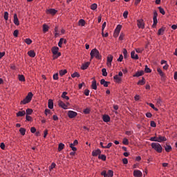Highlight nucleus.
Segmentation results:
<instances>
[{
  "instance_id": "nucleus-15",
  "label": "nucleus",
  "mask_w": 177,
  "mask_h": 177,
  "mask_svg": "<svg viewBox=\"0 0 177 177\" xmlns=\"http://www.w3.org/2000/svg\"><path fill=\"white\" fill-rule=\"evenodd\" d=\"M59 106L64 109V110L67 109V105L63 101H59Z\"/></svg>"
},
{
  "instance_id": "nucleus-49",
  "label": "nucleus",
  "mask_w": 177,
  "mask_h": 177,
  "mask_svg": "<svg viewBox=\"0 0 177 177\" xmlns=\"http://www.w3.org/2000/svg\"><path fill=\"white\" fill-rule=\"evenodd\" d=\"M122 143H123V145H125L126 146H127V145H129V141H128V139L124 138Z\"/></svg>"
},
{
  "instance_id": "nucleus-45",
  "label": "nucleus",
  "mask_w": 177,
  "mask_h": 177,
  "mask_svg": "<svg viewBox=\"0 0 177 177\" xmlns=\"http://www.w3.org/2000/svg\"><path fill=\"white\" fill-rule=\"evenodd\" d=\"M98 158L100 160H102V161H106V158L105 155H99Z\"/></svg>"
},
{
  "instance_id": "nucleus-8",
  "label": "nucleus",
  "mask_w": 177,
  "mask_h": 177,
  "mask_svg": "<svg viewBox=\"0 0 177 177\" xmlns=\"http://www.w3.org/2000/svg\"><path fill=\"white\" fill-rule=\"evenodd\" d=\"M34 96V94H32V92H29L27 95V96L25 97V99H26V100L31 102V100H32V97Z\"/></svg>"
},
{
  "instance_id": "nucleus-59",
  "label": "nucleus",
  "mask_w": 177,
  "mask_h": 177,
  "mask_svg": "<svg viewBox=\"0 0 177 177\" xmlns=\"http://www.w3.org/2000/svg\"><path fill=\"white\" fill-rule=\"evenodd\" d=\"M101 175H102V176L104 177H107V172L106 171V170L102 171Z\"/></svg>"
},
{
  "instance_id": "nucleus-52",
  "label": "nucleus",
  "mask_w": 177,
  "mask_h": 177,
  "mask_svg": "<svg viewBox=\"0 0 177 177\" xmlns=\"http://www.w3.org/2000/svg\"><path fill=\"white\" fill-rule=\"evenodd\" d=\"M83 112L84 113V114H89L91 113V109L86 108V109H84Z\"/></svg>"
},
{
  "instance_id": "nucleus-25",
  "label": "nucleus",
  "mask_w": 177,
  "mask_h": 177,
  "mask_svg": "<svg viewBox=\"0 0 177 177\" xmlns=\"http://www.w3.org/2000/svg\"><path fill=\"white\" fill-rule=\"evenodd\" d=\"M165 150L167 153H169V151L172 150V147H171V145H166V146H165Z\"/></svg>"
},
{
  "instance_id": "nucleus-39",
  "label": "nucleus",
  "mask_w": 177,
  "mask_h": 177,
  "mask_svg": "<svg viewBox=\"0 0 177 177\" xmlns=\"http://www.w3.org/2000/svg\"><path fill=\"white\" fill-rule=\"evenodd\" d=\"M91 9L92 10H96V9H97V4L96 3H93L91 6Z\"/></svg>"
},
{
  "instance_id": "nucleus-38",
  "label": "nucleus",
  "mask_w": 177,
  "mask_h": 177,
  "mask_svg": "<svg viewBox=\"0 0 177 177\" xmlns=\"http://www.w3.org/2000/svg\"><path fill=\"white\" fill-rule=\"evenodd\" d=\"M102 73L103 77H107V70H106V68H102Z\"/></svg>"
},
{
  "instance_id": "nucleus-57",
  "label": "nucleus",
  "mask_w": 177,
  "mask_h": 177,
  "mask_svg": "<svg viewBox=\"0 0 177 177\" xmlns=\"http://www.w3.org/2000/svg\"><path fill=\"white\" fill-rule=\"evenodd\" d=\"M53 80H59V73H55L53 75Z\"/></svg>"
},
{
  "instance_id": "nucleus-28",
  "label": "nucleus",
  "mask_w": 177,
  "mask_h": 177,
  "mask_svg": "<svg viewBox=\"0 0 177 177\" xmlns=\"http://www.w3.org/2000/svg\"><path fill=\"white\" fill-rule=\"evenodd\" d=\"M49 30V26H48V25L46 24H44L43 25V31L44 32H47V31Z\"/></svg>"
},
{
  "instance_id": "nucleus-51",
  "label": "nucleus",
  "mask_w": 177,
  "mask_h": 177,
  "mask_svg": "<svg viewBox=\"0 0 177 177\" xmlns=\"http://www.w3.org/2000/svg\"><path fill=\"white\" fill-rule=\"evenodd\" d=\"M56 167V163L55 162H53L51 164V165L49 167V170L50 171H52V169H53V168H55Z\"/></svg>"
},
{
  "instance_id": "nucleus-24",
  "label": "nucleus",
  "mask_w": 177,
  "mask_h": 177,
  "mask_svg": "<svg viewBox=\"0 0 177 177\" xmlns=\"http://www.w3.org/2000/svg\"><path fill=\"white\" fill-rule=\"evenodd\" d=\"M121 28H122V26L121 25H118L115 30V32L118 34H120V31H121Z\"/></svg>"
},
{
  "instance_id": "nucleus-14",
  "label": "nucleus",
  "mask_w": 177,
  "mask_h": 177,
  "mask_svg": "<svg viewBox=\"0 0 177 177\" xmlns=\"http://www.w3.org/2000/svg\"><path fill=\"white\" fill-rule=\"evenodd\" d=\"M52 53L55 55H57V53L59 52V47L54 46L52 48Z\"/></svg>"
},
{
  "instance_id": "nucleus-29",
  "label": "nucleus",
  "mask_w": 177,
  "mask_h": 177,
  "mask_svg": "<svg viewBox=\"0 0 177 177\" xmlns=\"http://www.w3.org/2000/svg\"><path fill=\"white\" fill-rule=\"evenodd\" d=\"M48 12L50 15H56V13H57V10H56L55 9H50V10H48Z\"/></svg>"
},
{
  "instance_id": "nucleus-48",
  "label": "nucleus",
  "mask_w": 177,
  "mask_h": 177,
  "mask_svg": "<svg viewBox=\"0 0 177 177\" xmlns=\"http://www.w3.org/2000/svg\"><path fill=\"white\" fill-rule=\"evenodd\" d=\"M63 41H64V38H61V39H59V43H58V46H59V48H62V46L63 45Z\"/></svg>"
},
{
  "instance_id": "nucleus-33",
  "label": "nucleus",
  "mask_w": 177,
  "mask_h": 177,
  "mask_svg": "<svg viewBox=\"0 0 177 177\" xmlns=\"http://www.w3.org/2000/svg\"><path fill=\"white\" fill-rule=\"evenodd\" d=\"M18 78L19 81H21L22 82H24V81H26V77H24V75H19Z\"/></svg>"
},
{
  "instance_id": "nucleus-62",
  "label": "nucleus",
  "mask_w": 177,
  "mask_h": 177,
  "mask_svg": "<svg viewBox=\"0 0 177 177\" xmlns=\"http://www.w3.org/2000/svg\"><path fill=\"white\" fill-rule=\"evenodd\" d=\"M13 35H14V37H17L19 35V30H15L13 32Z\"/></svg>"
},
{
  "instance_id": "nucleus-63",
  "label": "nucleus",
  "mask_w": 177,
  "mask_h": 177,
  "mask_svg": "<svg viewBox=\"0 0 177 177\" xmlns=\"http://www.w3.org/2000/svg\"><path fill=\"white\" fill-rule=\"evenodd\" d=\"M26 118L27 121H31V120H32V118L28 115H26Z\"/></svg>"
},
{
  "instance_id": "nucleus-12",
  "label": "nucleus",
  "mask_w": 177,
  "mask_h": 177,
  "mask_svg": "<svg viewBox=\"0 0 177 177\" xmlns=\"http://www.w3.org/2000/svg\"><path fill=\"white\" fill-rule=\"evenodd\" d=\"M131 59H133L134 60H138L139 59V56L138 54L135 53V51H132L131 53Z\"/></svg>"
},
{
  "instance_id": "nucleus-43",
  "label": "nucleus",
  "mask_w": 177,
  "mask_h": 177,
  "mask_svg": "<svg viewBox=\"0 0 177 177\" xmlns=\"http://www.w3.org/2000/svg\"><path fill=\"white\" fill-rule=\"evenodd\" d=\"M25 42L27 44V45H31L32 40H31L30 38H28L25 39Z\"/></svg>"
},
{
  "instance_id": "nucleus-22",
  "label": "nucleus",
  "mask_w": 177,
  "mask_h": 177,
  "mask_svg": "<svg viewBox=\"0 0 177 177\" xmlns=\"http://www.w3.org/2000/svg\"><path fill=\"white\" fill-rule=\"evenodd\" d=\"M157 71L160 77H162V78H164V77H165V74H164V72H162V70H161V68H158Z\"/></svg>"
},
{
  "instance_id": "nucleus-1",
  "label": "nucleus",
  "mask_w": 177,
  "mask_h": 177,
  "mask_svg": "<svg viewBox=\"0 0 177 177\" xmlns=\"http://www.w3.org/2000/svg\"><path fill=\"white\" fill-rule=\"evenodd\" d=\"M90 56H91V59L95 57V59H97V60L102 59V55H100V53H99V50H97L96 48H93L91 51Z\"/></svg>"
},
{
  "instance_id": "nucleus-20",
  "label": "nucleus",
  "mask_w": 177,
  "mask_h": 177,
  "mask_svg": "<svg viewBox=\"0 0 177 177\" xmlns=\"http://www.w3.org/2000/svg\"><path fill=\"white\" fill-rule=\"evenodd\" d=\"M28 56H30V57H35V52L32 50H30L28 52Z\"/></svg>"
},
{
  "instance_id": "nucleus-11",
  "label": "nucleus",
  "mask_w": 177,
  "mask_h": 177,
  "mask_svg": "<svg viewBox=\"0 0 177 177\" xmlns=\"http://www.w3.org/2000/svg\"><path fill=\"white\" fill-rule=\"evenodd\" d=\"M14 24L15 26H19L20 22L19 21V18H17V15L15 14L14 15Z\"/></svg>"
},
{
  "instance_id": "nucleus-9",
  "label": "nucleus",
  "mask_w": 177,
  "mask_h": 177,
  "mask_svg": "<svg viewBox=\"0 0 177 177\" xmlns=\"http://www.w3.org/2000/svg\"><path fill=\"white\" fill-rule=\"evenodd\" d=\"M157 142H159V143H161V142H167V138L159 136L157 138Z\"/></svg>"
},
{
  "instance_id": "nucleus-31",
  "label": "nucleus",
  "mask_w": 177,
  "mask_h": 177,
  "mask_svg": "<svg viewBox=\"0 0 177 177\" xmlns=\"http://www.w3.org/2000/svg\"><path fill=\"white\" fill-rule=\"evenodd\" d=\"M65 74H67V70H61L59 71V75L61 77H63V75H65Z\"/></svg>"
},
{
  "instance_id": "nucleus-21",
  "label": "nucleus",
  "mask_w": 177,
  "mask_h": 177,
  "mask_svg": "<svg viewBox=\"0 0 177 177\" xmlns=\"http://www.w3.org/2000/svg\"><path fill=\"white\" fill-rule=\"evenodd\" d=\"M91 64V62H86L82 66V70H86L88 67H89V65Z\"/></svg>"
},
{
  "instance_id": "nucleus-55",
  "label": "nucleus",
  "mask_w": 177,
  "mask_h": 177,
  "mask_svg": "<svg viewBox=\"0 0 177 177\" xmlns=\"http://www.w3.org/2000/svg\"><path fill=\"white\" fill-rule=\"evenodd\" d=\"M59 56H62V53L57 52V55L53 56V59H57V57H59Z\"/></svg>"
},
{
  "instance_id": "nucleus-60",
  "label": "nucleus",
  "mask_w": 177,
  "mask_h": 177,
  "mask_svg": "<svg viewBox=\"0 0 177 177\" xmlns=\"http://www.w3.org/2000/svg\"><path fill=\"white\" fill-rule=\"evenodd\" d=\"M123 17H124V19H127L128 18V11H124V12Z\"/></svg>"
},
{
  "instance_id": "nucleus-19",
  "label": "nucleus",
  "mask_w": 177,
  "mask_h": 177,
  "mask_svg": "<svg viewBox=\"0 0 177 177\" xmlns=\"http://www.w3.org/2000/svg\"><path fill=\"white\" fill-rule=\"evenodd\" d=\"M113 79L115 80V82H117L118 84H120V82H121V77L118 75H115L113 77Z\"/></svg>"
},
{
  "instance_id": "nucleus-42",
  "label": "nucleus",
  "mask_w": 177,
  "mask_h": 177,
  "mask_svg": "<svg viewBox=\"0 0 177 177\" xmlns=\"http://www.w3.org/2000/svg\"><path fill=\"white\" fill-rule=\"evenodd\" d=\"M19 132H20V133H21L23 136H24V135H26V129H24V128H21V129H19Z\"/></svg>"
},
{
  "instance_id": "nucleus-32",
  "label": "nucleus",
  "mask_w": 177,
  "mask_h": 177,
  "mask_svg": "<svg viewBox=\"0 0 177 177\" xmlns=\"http://www.w3.org/2000/svg\"><path fill=\"white\" fill-rule=\"evenodd\" d=\"M63 149H64V144L59 143V146H58V151H62V150H63Z\"/></svg>"
},
{
  "instance_id": "nucleus-30",
  "label": "nucleus",
  "mask_w": 177,
  "mask_h": 177,
  "mask_svg": "<svg viewBox=\"0 0 177 177\" xmlns=\"http://www.w3.org/2000/svg\"><path fill=\"white\" fill-rule=\"evenodd\" d=\"M106 175L107 177H113V176L114 175V171H113L112 170H109Z\"/></svg>"
},
{
  "instance_id": "nucleus-56",
  "label": "nucleus",
  "mask_w": 177,
  "mask_h": 177,
  "mask_svg": "<svg viewBox=\"0 0 177 177\" xmlns=\"http://www.w3.org/2000/svg\"><path fill=\"white\" fill-rule=\"evenodd\" d=\"M157 139L158 137L155 136V137H151L149 140H151V142H157Z\"/></svg>"
},
{
  "instance_id": "nucleus-13",
  "label": "nucleus",
  "mask_w": 177,
  "mask_h": 177,
  "mask_svg": "<svg viewBox=\"0 0 177 177\" xmlns=\"http://www.w3.org/2000/svg\"><path fill=\"white\" fill-rule=\"evenodd\" d=\"M100 84H101V85H103L105 88H107V86H109V84H110V82H106V80H104V79H102L100 80Z\"/></svg>"
},
{
  "instance_id": "nucleus-58",
  "label": "nucleus",
  "mask_w": 177,
  "mask_h": 177,
  "mask_svg": "<svg viewBox=\"0 0 177 177\" xmlns=\"http://www.w3.org/2000/svg\"><path fill=\"white\" fill-rule=\"evenodd\" d=\"M70 147L72 149L73 151H77V147H75L73 144H70Z\"/></svg>"
},
{
  "instance_id": "nucleus-3",
  "label": "nucleus",
  "mask_w": 177,
  "mask_h": 177,
  "mask_svg": "<svg viewBox=\"0 0 177 177\" xmlns=\"http://www.w3.org/2000/svg\"><path fill=\"white\" fill-rule=\"evenodd\" d=\"M158 17V14L157 13V11L156 10L153 11V24L152 25V27L153 28H156V26H157V23H158V21L157 20Z\"/></svg>"
},
{
  "instance_id": "nucleus-64",
  "label": "nucleus",
  "mask_w": 177,
  "mask_h": 177,
  "mask_svg": "<svg viewBox=\"0 0 177 177\" xmlns=\"http://www.w3.org/2000/svg\"><path fill=\"white\" fill-rule=\"evenodd\" d=\"M123 59H124V56H122V55H120L119 58L118 59V62H122Z\"/></svg>"
},
{
  "instance_id": "nucleus-6",
  "label": "nucleus",
  "mask_w": 177,
  "mask_h": 177,
  "mask_svg": "<svg viewBox=\"0 0 177 177\" xmlns=\"http://www.w3.org/2000/svg\"><path fill=\"white\" fill-rule=\"evenodd\" d=\"M102 154V151L100 149H97V150H93L92 151V156L93 157H97V156H100Z\"/></svg>"
},
{
  "instance_id": "nucleus-2",
  "label": "nucleus",
  "mask_w": 177,
  "mask_h": 177,
  "mask_svg": "<svg viewBox=\"0 0 177 177\" xmlns=\"http://www.w3.org/2000/svg\"><path fill=\"white\" fill-rule=\"evenodd\" d=\"M152 149L157 151V153H162V147L158 142H152L151 145Z\"/></svg>"
},
{
  "instance_id": "nucleus-18",
  "label": "nucleus",
  "mask_w": 177,
  "mask_h": 177,
  "mask_svg": "<svg viewBox=\"0 0 177 177\" xmlns=\"http://www.w3.org/2000/svg\"><path fill=\"white\" fill-rule=\"evenodd\" d=\"M165 31V28L162 27L158 30V35H164V32Z\"/></svg>"
},
{
  "instance_id": "nucleus-36",
  "label": "nucleus",
  "mask_w": 177,
  "mask_h": 177,
  "mask_svg": "<svg viewBox=\"0 0 177 177\" xmlns=\"http://www.w3.org/2000/svg\"><path fill=\"white\" fill-rule=\"evenodd\" d=\"M71 77L72 78H75V77H77V78H80V73H78L77 72H75L71 75Z\"/></svg>"
},
{
  "instance_id": "nucleus-10",
  "label": "nucleus",
  "mask_w": 177,
  "mask_h": 177,
  "mask_svg": "<svg viewBox=\"0 0 177 177\" xmlns=\"http://www.w3.org/2000/svg\"><path fill=\"white\" fill-rule=\"evenodd\" d=\"M104 122H110V116L109 115H104L102 116Z\"/></svg>"
},
{
  "instance_id": "nucleus-37",
  "label": "nucleus",
  "mask_w": 177,
  "mask_h": 177,
  "mask_svg": "<svg viewBox=\"0 0 177 177\" xmlns=\"http://www.w3.org/2000/svg\"><path fill=\"white\" fill-rule=\"evenodd\" d=\"M32 114V109H26V115H31Z\"/></svg>"
},
{
  "instance_id": "nucleus-44",
  "label": "nucleus",
  "mask_w": 177,
  "mask_h": 177,
  "mask_svg": "<svg viewBox=\"0 0 177 177\" xmlns=\"http://www.w3.org/2000/svg\"><path fill=\"white\" fill-rule=\"evenodd\" d=\"M156 103L158 106H161V104H162V100H161V98L156 99Z\"/></svg>"
},
{
  "instance_id": "nucleus-47",
  "label": "nucleus",
  "mask_w": 177,
  "mask_h": 177,
  "mask_svg": "<svg viewBox=\"0 0 177 177\" xmlns=\"http://www.w3.org/2000/svg\"><path fill=\"white\" fill-rule=\"evenodd\" d=\"M149 106H150V107H151V109H153V110H155V111H158V109L156 108V106H154V104H151V103H148Z\"/></svg>"
},
{
  "instance_id": "nucleus-16",
  "label": "nucleus",
  "mask_w": 177,
  "mask_h": 177,
  "mask_svg": "<svg viewBox=\"0 0 177 177\" xmlns=\"http://www.w3.org/2000/svg\"><path fill=\"white\" fill-rule=\"evenodd\" d=\"M67 94H68L67 92L64 91V92L62 93V99H65V100H70V97L66 95Z\"/></svg>"
},
{
  "instance_id": "nucleus-35",
  "label": "nucleus",
  "mask_w": 177,
  "mask_h": 177,
  "mask_svg": "<svg viewBox=\"0 0 177 177\" xmlns=\"http://www.w3.org/2000/svg\"><path fill=\"white\" fill-rule=\"evenodd\" d=\"M27 103H30V101L28 100L27 98H25L21 101L20 104H27Z\"/></svg>"
},
{
  "instance_id": "nucleus-4",
  "label": "nucleus",
  "mask_w": 177,
  "mask_h": 177,
  "mask_svg": "<svg viewBox=\"0 0 177 177\" xmlns=\"http://www.w3.org/2000/svg\"><path fill=\"white\" fill-rule=\"evenodd\" d=\"M137 25L138 27L140 28H145V21H143V19H139L137 21Z\"/></svg>"
},
{
  "instance_id": "nucleus-23",
  "label": "nucleus",
  "mask_w": 177,
  "mask_h": 177,
  "mask_svg": "<svg viewBox=\"0 0 177 177\" xmlns=\"http://www.w3.org/2000/svg\"><path fill=\"white\" fill-rule=\"evenodd\" d=\"M26 115V111H19L17 113V117H24Z\"/></svg>"
},
{
  "instance_id": "nucleus-26",
  "label": "nucleus",
  "mask_w": 177,
  "mask_h": 177,
  "mask_svg": "<svg viewBox=\"0 0 177 177\" xmlns=\"http://www.w3.org/2000/svg\"><path fill=\"white\" fill-rule=\"evenodd\" d=\"M91 88L94 90L97 89V85L96 84V81L95 80L92 82Z\"/></svg>"
},
{
  "instance_id": "nucleus-41",
  "label": "nucleus",
  "mask_w": 177,
  "mask_h": 177,
  "mask_svg": "<svg viewBox=\"0 0 177 177\" xmlns=\"http://www.w3.org/2000/svg\"><path fill=\"white\" fill-rule=\"evenodd\" d=\"M79 26H82V27H84V26H85V20L80 19L79 20Z\"/></svg>"
},
{
  "instance_id": "nucleus-34",
  "label": "nucleus",
  "mask_w": 177,
  "mask_h": 177,
  "mask_svg": "<svg viewBox=\"0 0 177 177\" xmlns=\"http://www.w3.org/2000/svg\"><path fill=\"white\" fill-rule=\"evenodd\" d=\"M146 84V82H145V77H142L141 80H139L138 82V85H145Z\"/></svg>"
},
{
  "instance_id": "nucleus-61",
  "label": "nucleus",
  "mask_w": 177,
  "mask_h": 177,
  "mask_svg": "<svg viewBox=\"0 0 177 177\" xmlns=\"http://www.w3.org/2000/svg\"><path fill=\"white\" fill-rule=\"evenodd\" d=\"M151 127H152V128H156V124L155 121H151Z\"/></svg>"
},
{
  "instance_id": "nucleus-53",
  "label": "nucleus",
  "mask_w": 177,
  "mask_h": 177,
  "mask_svg": "<svg viewBox=\"0 0 177 177\" xmlns=\"http://www.w3.org/2000/svg\"><path fill=\"white\" fill-rule=\"evenodd\" d=\"M145 73H150L151 71V69L147 66V65L145 66Z\"/></svg>"
},
{
  "instance_id": "nucleus-46",
  "label": "nucleus",
  "mask_w": 177,
  "mask_h": 177,
  "mask_svg": "<svg viewBox=\"0 0 177 177\" xmlns=\"http://www.w3.org/2000/svg\"><path fill=\"white\" fill-rule=\"evenodd\" d=\"M3 17L6 21L9 20V12H5Z\"/></svg>"
},
{
  "instance_id": "nucleus-54",
  "label": "nucleus",
  "mask_w": 177,
  "mask_h": 177,
  "mask_svg": "<svg viewBox=\"0 0 177 177\" xmlns=\"http://www.w3.org/2000/svg\"><path fill=\"white\" fill-rule=\"evenodd\" d=\"M158 9H159L160 13H161L162 15H165V10H164L162 8L158 7Z\"/></svg>"
},
{
  "instance_id": "nucleus-17",
  "label": "nucleus",
  "mask_w": 177,
  "mask_h": 177,
  "mask_svg": "<svg viewBox=\"0 0 177 177\" xmlns=\"http://www.w3.org/2000/svg\"><path fill=\"white\" fill-rule=\"evenodd\" d=\"M143 74H145V71H138L136 74L133 75V77H142Z\"/></svg>"
},
{
  "instance_id": "nucleus-27",
  "label": "nucleus",
  "mask_w": 177,
  "mask_h": 177,
  "mask_svg": "<svg viewBox=\"0 0 177 177\" xmlns=\"http://www.w3.org/2000/svg\"><path fill=\"white\" fill-rule=\"evenodd\" d=\"M48 109H53V100H48Z\"/></svg>"
},
{
  "instance_id": "nucleus-40",
  "label": "nucleus",
  "mask_w": 177,
  "mask_h": 177,
  "mask_svg": "<svg viewBox=\"0 0 177 177\" xmlns=\"http://www.w3.org/2000/svg\"><path fill=\"white\" fill-rule=\"evenodd\" d=\"M123 55L124 59H127L128 57V51L125 48L123 49Z\"/></svg>"
},
{
  "instance_id": "nucleus-50",
  "label": "nucleus",
  "mask_w": 177,
  "mask_h": 177,
  "mask_svg": "<svg viewBox=\"0 0 177 177\" xmlns=\"http://www.w3.org/2000/svg\"><path fill=\"white\" fill-rule=\"evenodd\" d=\"M111 62H113V56L110 55L107 57V63H111Z\"/></svg>"
},
{
  "instance_id": "nucleus-5",
  "label": "nucleus",
  "mask_w": 177,
  "mask_h": 177,
  "mask_svg": "<svg viewBox=\"0 0 177 177\" xmlns=\"http://www.w3.org/2000/svg\"><path fill=\"white\" fill-rule=\"evenodd\" d=\"M68 116L69 118H75V117H77V112L73 111H68Z\"/></svg>"
},
{
  "instance_id": "nucleus-7",
  "label": "nucleus",
  "mask_w": 177,
  "mask_h": 177,
  "mask_svg": "<svg viewBox=\"0 0 177 177\" xmlns=\"http://www.w3.org/2000/svg\"><path fill=\"white\" fill-rule=\"evenodd\" d=\"M133 175L136 177H141L143 176V174L140 170H134Z\"/></svg>"
}]
</instances>
